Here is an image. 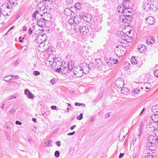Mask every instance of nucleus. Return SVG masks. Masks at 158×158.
I'll list each match as a JSON object with an SVG mask.
<instances>
[{
  "instance_id": "4468645a",
  "label": "nucleus",
  "mask_w": 158,
  "mask_h": 158,
  "mask_svg": "<svg viewBox=\"0 0 158 158\" xmlns=\"http://www.w3.org/2000/svg\"><path fill=\"white\" fill-rule=\"evenodd\" d=\"M94 63L96 65V66L94 65L95 67L96 66L98 68L99 67H101L103 64L102 61L99 58L96 59L94 61Z\"/></svg>"
},
{
  "instance_id": "423d86ee",
  "label": "nucleus",
  "mask_w": 158,
  "mask_h": 158,
  "mask_svg": "<svg viewBox=\"0 0 158 158\" xmlns=\"http://www.w3.org/2000/svg\"><path fill=\"white\" fill-rule=\"evenodd\" d=\"M95 66L93 63H91L88 65H86L83 69L82 68L83 71V73L87 74L89 73L90 69L93 70Z\"/></svg>"
},
{
  "instance_id": "f257e3e1",
  "label": "nucleus",
  "mask_w": 158,
  "mask_h": 158,
  "mask_svg": "<svg viewBox=\"0 0 158 158\" xmlns=\"http://www.w3.org/2000/svg\"><path fill=\"white\" fill-rule=\"evenodd\" d=\"M124 11L123 12V15H120L119 16V21L123 23H129L131 21V16L129 14H127V12L130 13V12L128 10L129 9V6H126L123 5Z\"/></svg>"
},
{
  "instance_id": "49530a36",
  "label": "nucleus",
  "mask_w": 158,
  "mask_h": 158,
  "mask_svg": "<svg viewBox=\"0 0 158 158\" xmlns=\"http://www.w3.org/2000/svg\"><path fill=\"white\" fill-rule=\"evenodd\" d=\"M34 74L35 76H37L40 74V73L38 71H34Z\"/></svg>"
},
{
  "instance_id": "f8f14e48",
  "label": "nucleus",
  "mask_w": 158,
  "mask_h": 158,
  "mask_svg": "<svg viewBox=\"0 0 158 158\" xmlns=\"http://www.w3.org/2000/svg\"><path fill=\"white\" fill-rule=\"evenodd\" d=\"M146 23L148 25H153L154 23V19L152 16H149L146 19Z\"/></svg>"
},
{
  "instance_id": "3c124183",
  "label": "nucleus",
  "mask_w": 158,
  "mask_h": 158,
  "mask_svg": "<svg viewBox=\"0 0 158 158\" xmlns=\"http://www.w3.org/2000/svg\"><path fill=\"white\" fill-rule=\"evenodd\" d=\"M56 144L58 146H60L61 145V142L59 141H58L56 142Z\"/></svg>"
},
{
  "instance_id": "b1692460",
  "label": "nucleus",
  "mask_w": 158,
  "mask_h": 158,
  "mask_svg": "<svg viewBox=\"0 0 158 158\" xmlns=\"http://www.w3.org/2000/svg\"><path fill=\"white\" fill-rule=\"evenodd\" d=\"M152 111L153 113H156L158 114V105L153 106L152 108Z\"/></svg>"
},
{
  "instance_id": "39448f33",
  "label": "nucleus",
  "mask_w": 158,
  "mask_h": 158,
  "mask_svg": "<svg viewBox=\"0 0 158 158\" xmlns=\"http://www.w3.org/2000/svg\"><path fill=\"white\" fill-rule=\"evenodd\" d=\"M148 142L152 144L153 146L158 145V137L156 136L152 135H150L148 137Z\"/></svg>"
},
{
  "instance_id": "473e14b6",
  "label": "nucleus",
  "mask_w": 158,
  "mask_h": 158,
  "mask_svg": "<svg viewBox=\"0 0 158 158\" xmlns=\"http://www.w3.org/2000/svg\"><path fill=\"white\" fill-rule=\"evenodd\" d=\"M74 19L73 18H70L69 20V23L71 25H74Z\"/></svg>"
},
{
  "instance_id": "a18cd8bd",
  "label": "nucleus",
  "mask_w": 158,
  "mask_h": 158,
  "mask_svg": "<svg viewBox=\"0 0 158 158\" xmlns=\"http://www.w3.org/2000/svg\"><path fill=\"white\" fill-rule=\"evenodd\" d=\"M10 76L13 78H15L16 79H18L19 78V77L18 75H10Z\"/></svg>"
},
{
  "instance_id": "052dcab7",
  "label": "nucleus",
  "mask_w": 158,
  "mask_h": 158,
  "mask_svg": "<svg viewBox=\"0 0 158 158\" xmlns=\"http://www.w3.org/2000/svg\"><path fill=\"white\" fill-rule=\"evenodd\" d=\"M80 104H81V103H77V102H75V105L76 106H80Z\"/></svg>"
},
{
  "instance_id": "603ef678",
  "label": "nucleus",
  "mask_w": 158,
  "mask_h": 158,
  "mask_svg": "<svg viewBox=\"0 0 158 158\" xmlns=\"http://www.w3.org/2000/svg\"><path fill=\"white\" fill-rule=\"evenodd\" d=\"M51 108L52 110H56V106H52L51 107Z\"/></svg>"
},
{
  "instance_id": "c03bdc74",
  "label": "nucleus",
  "mask_w": 158,
  "mask_h": 158,
  "mask_svg": "<svg viewBox=\"0 0 158 158\" xmlns=\"http://www.w3.org/2000/svg\"><path fill=\"white\" fill-rule=\"evenodd\" d=\"M154 75L155 77H158V69L156 70L154 72Z\"/></svg>"
},
{
  "instance_id": "cd10ccee",
  "label": "nucleus",
  "mask_w": 158,
  "mask_h": 158,
  "mask_svg": "<svg viewBox=\"0 0 158 158\" xmlns=\"http://www.w3.org/2000/svg\"><path fill=\"white\" fill-rule=\"evenodd\" d=\"M144 86H145V88L146 89L148 90L147 91H148L151 88V85L150 83H146L144 84Z\"/></svg>"
},
{
  "instance_id": "f03ea898",
  "label": "nucleus",
  "mask_w": 158,
  "mask_h": 158,
  "mask_svg": "<svg viewBox=\"0 0 158 158\" xmlns=\"http://www.w3.org/2000/svg\"><path fill=\"white\" fill-rule=\"evenodd\" d=\"M73 19H74V30L75 31H80L79 27L82 24L81 17L80 15H76Z\"/></svg>"
},
{
  "instance_id": "58836bf2",
  "label": "nucleus",
  "mask_w": 158,
  "mask_h": 158,
  "mask_svg": "<svg viewBox=\"0 0 158 158\" xmlns=\"http://www.w3.org/2000/svg\"><path fill=\"white\" fill-rule=\"evenodd\" d=\"M75 8L77 9H79L80 8V5L79 3H77L75 4Z\"/></svg>"
},
{
  "instance_id": "864d4df0",
  "label": "nucleus",
  "mask_w": 158,
  "mask_h": 158,
  "mask_svg": "<svg viewBox=\"0 0 158 158\" xmlns=\"http://www.w3.org/2000/svg\"><path fill=\"white\" fill-rule=\"evenodd\" d=\"M56 71L58 73H60V72H62V69L61 68H58L56 70Z\"/></svg>"
},
{
  "instance_id": "774afa93",
  "label": "nucleus",
  "mask_w": 158,
  "mask_h": 158,
  "mask_svg": "<svg viewBox=\"0 0 158 158\" xmlns=\"http://www.w3.org/2000/svg\"><path fill=\"white\" fill-rule=\"evenodd\" d=\"M80 106H81L83 107H85V105L83 103H81Z\"/></svg>"
},
{
  "instance_id": "13d9d810",
  "label": "nucleus",
  "mask_w": 158,
  "mask_h": 158,
  "mask_svg": "<svg viewBox=\"0 0 158 158\" xmlns=\"http://www.w3.org/2000/svg\"><path fill=\"white\" fill-rule=\"evenodd\" d=\"M28 33L30 35H31L32 33V30L30 28L29 29Z\"/></svg>"
},
{
  "instance_id": "bf43d9fd",
  "label": "nucleus",
  "mask_w": 158,
  "mask_h": 158,
  "mask_svg": "<svg viewBox=\"0 0 158 158\" xmlns=\"http://www.w3.org/2000/svg\"><path fill=\"white\" fill-rule=\"evenodd\" d=\"M55 80L54 79H52V80H51V81H50L51 83L52 84H53L55 82Z\"/></svg>"
},
{
  "instance_id": "1a4fd4ad",
  "label": "nucleus",
  "mask_w": 158,
  "mask_h": 158,
  "mask_svg": "<svg viewBox=\"0 0 158 158\" xmlns=\"http://www.w3.org/2000/svg\"><path fill=\"white\" fill-rule=\"evenodd\" d=\"M124 81L123 78L120 77L118 78L115 82L116 86L119 89L122 88L124 85Z\"/></svg>"
},
{
  "instance_id": "2eb2a0df",
  "label": "nucleus",
  "mask_w": 158,
  "mask_h": 158,
  "mask_svg": "<svg viewBox=\"0 0 158 158\" xmlns=\"http://www.w3.org/2000/svg\"><path fill=\"white\" fill-rule=\"evenodd\" d=\"M137 49L140 53H143L146 51V46L145 45L140 44L138 46Z\"/></svg>"
},
{
  "instance_id": "09e8293b",
  "label": "nucleus",
  "mask_w": 158,
  "mask_h": 158,
  "mask_svg": "<svg viewBox=\"0 0 158 158\" xmlns=\"http://www.w3.org/2000/svg\"><path fill=\"white\" fill-rule=\"evenodd\" d=\"M150 40L148 38L146 41V43L148 44L152 45L151 44Z\"/></svg>"
},
{
  "instance_id": "2f4dec72",
  "label": "nucleus",
  "mask_w": 158,
  "mask_h": 158,
  "mask_svg": "<svg viewBox=\"0 0 158 158\" xmlns=\"http://www.w3.org/2000/svg\"><path fill=\"white\" fill-rule=\"evenodd\" d=\"M68 70L66 67H64L62 69V72L63 73L65 74L68 72Z\"/></svg>"
},
{
  "instance_id": "393cba45",
  "label": "nucleus",
  "mask_w": 158,
  "mask_h": 158,
  "mask_svg": "<svg viewBox=\"0 0 158 158\" xmlns=\"http://www.w3.org/2000/svg\"><path fill=\"white\" fill-rule=\"evenodd\" d=\"M131 64L133 65H136L137 64V60L136 59V58L135 57H132L131 59Z\"/></svg>"
},
{
  "instance_id": "72a5a7b5",
  "label": "nucleus",
  "mask_w": 158,
  "mask_h": 158,
  "mask_svg": "<svg viewBox=\"0 0 158 158\" xmlns=\"http://www.w3.org/2000/svg\"><path fill=\"white\" fill-rule=\"evenodd\" d=\"M140 90L139 89H138L137 88L134 89L132 91V93L134 94H138Z\"/></svg>"
},
{
  "instance_id": "dca6fc26",
  "label": "nucleus",
  "mask_w": 158,
  "mask_h": 158,
  "mask_svg": "<svg viewBox=\"0 0 158 158\" xmlns=\"http://www.w3.org/2000/svg\"><path fill=\"white\" fill-rule=\"evenodd\" d=\"M67 69L68 71H72L73 68L75 67L74 63L73 61H70L67 64Z\"/></svg>"
},
{
  "instance_id": "412c9836",
  "label": "nucleus",
  "mask_w": 158,
  "mask_h": 158,
  "mask_svg": "<svg viewBox=\"0 0 158 158\" xmlns=\"http://www.w3.org/2000/svg\"><path fill=\"white\" fill-rule=\"evenodd\" d=\"M121 93L122 94H127L128 92L129 91V89L123 87L121 88Z\"/></svg>"
},
{
  "instance_id": "e433bc0d",
  "label": "nucleus",
  "mask_w": 158,
  "mask_h": 158,
  "mask_svg": "<svg viewBox=\"0 0 158 158\" xmlns=\"http://www.w3.org/2000/svg\"><path fill=\"white\" fill-rule=\"evenodd\" d=\"M130 65V64L128 62L126 63V64H124V67L125 68V69H128Z\"/></svg>"
},
{
  "instance_id": "a19ab883",
  "label": "nucleus",
  "mask_w": 158,
  "mask_h": 158,
  "mask_svg": "<svg viewBox=\"0 0 158 158\" xmlns=\"http://www.w3.org/2000/svg\"><path fill=\"white\" fill-rule=\"evenodd\" d=\"M148 127L150 128H152V130L150 131H154L155 129L154 127L151 125L150 124L147 125V128H148Z\"/></svg>"
},
{
  "instance_id": "4c0bfd02",
  "label": "nucleus",
  "mask_w": 158,
  "mask_h": 158,
  "mask_svg": "<svg viewBox=\"0 0 158 158\" xmlns=\"http://www.w3.org/2000/svg\"><path fill=\"white\" fill-rule=\"evenodd\" d=\"M16 98V95H12L11 96H10L8 98V100H12L14 99H15Z\"/></svg>"
},
{
  "instance_id": "680f3d73",
  "label": "nucleus",
  "mask_w": 158,
  "mask_h": 158,
  "mask_svg": "<svg viewBox=\"0 0 158 158\" xmlns=\"http://www.w3.org/2000/svg\"><path fill=\"white\" fill-rule=\"evenodd\" d=\"M145 110V109L144 108H143V110H142L141 112L140 113V115H141L143 113V112Z\"/></svg>"
},
{
  "instance_id": "6ab92c4d",
  "label": "nucleus",
  "mask_w": 158,
  "mask_h": 158,
  "mask_svg": "<svg viewBox=\"0 0 158 158\" xmlns=\"http://www.w3.org/2000/svg\"><path fill=\"white\" fill-rule=\"evenodd\" d=\"M91 18V16L90 14H87L86 15H84L83 16V19L84 21L87 22L90 21Z\"/></svg>"
},
{
  "instance_id": "0e129e2a",
  "label": "nucleus",
  "mask_w": 158,
  "mask_h": 158,
  "mask_svg": "<svg viewBox=\"0 0 158 158\" xmlns=\"http://www.w3.org/2000/svg\"><path fill=\"white\" fill-rule=\"evenodd\" d=\"M27 30V27L25 26H24L23 27V31H26Z\"/></svg>"
},
{
  "instance_id": "a211bd4d",
  "label": "nucleus",
  "mask_w": 158,
  "mask_h": 158,
  "mask_svg": "<svg viewBox=\"0 0 158 158\" xmlns=\"http://www.w3.org/2000/svg\"><path fill=\"white\" fill-rule=\"evenodd\" d=\"M126 52V49L125 48L122 47V48L119 50L117 51V55L118 56V54L120 52V55H119V56L124 55Z\"/></svg>"
},
{
  "instance_id": "37998d69",
  "label": "nucleus",
  "mask_w": 158,
  "mask_h": 158,
  "mask_svg": "<svg viewBox=\"0 0 158 158\" xmlns=\"http://www.w3.org/2000/svg\"><path fill=\"white\" fill-rule=\"evenodd\" d=\"M119 41H120V43H123V44L125 42H126V40H124V38H123V37H122V38L120 39L119 40Z\"/></svg>"
},
{
  "instance_id": "6e6552de",
  "label": "nucleus",
  "mask_w": 158,
  "mask_h": 158,
  "mask_svg": "<svg viewBox=\"0 0 158 158\" xmlns=\"http://www.w3.org/2000/svg\"><path fill=\"white\" fill-rule=\"evenodd\" d=\"M46 35L45 34H40L35 38V41L36 43H39L44 42L46 40Z\"/></svg>"
},
{
  "instance_id": "5fc2aeb1",
  "label": "nucleus",
  "mask_w": 158,
  "mask_h": 158,
  "mask_svg": "<svg viewBox=\"0 0 158 158\" xmlns=\"http://www.w3.org/2000/svg\"><path fill=\"white\" fill-rule=\"evenodd\" d=\"M124 153H120L119 154L118 158H122L123 157V156H124Z\"/></svg>"
},
{
  "instance_id": "7ed1b4c3",
  "label": "nucleus",
  "mask_w": 158,
  "mask_h": 158,
  "mask_svg": "<svg viewBox=\"0 0 158 158\" xmlns=\"http://www.w3.org/2000/svg\"><path fill=\"white\" fill-rule=\"evenodd\" d=\"M9 7L6 4H3L1 7L0 9L1 11L2 15L4 16H8L10 14L9 11Z\"/></svg>"
},
{
  "instance_id": "79ce46f5",
  "label": "nucleus",
  "mask_w": 158,
  "mask_h": 158,
  "mask_svg": "<svg viewBox=\"0 0 158 158\" xmlns=\"http://www.w3.org/2000/svg\"><path fill=\"white\" fill-rule=\"evenodd\" d=\"M83 118V114L82 113L80 114L79 116L77 117V119L79 120H81Z\"/></svg>"
},
{
  "instance_id": "7c9ffc66",
  "label": "nucleus",
  "mask_w": 158,
  "mask_h": 158,
  "mask_svg": "<svg viewBox=\"0 0 158 158\" xmlns=\"http://www.w3.org/2000/svg\"><path fill=\"white\" fill-rule=\"evenodd\" d=\"M52 143V141L51 140H49L47 142L45 143V144L47 147L51 146L52 144L51 143Z\"/></svg>"
},
{
  "instance_id": "9d476101",
  "label": "nucleus",
  "mask_w": 158,
  "mask_h": 158,
  "mask_svg": "<svg viewBox=\"0 0 158 158\" xmlns=\"http://www.w3.org/2000/svg\"><path fill=\"white\" fill-rule=\"evenodd\" d=\"M52 67H58L61 64V59L59 58H56L53 60V62L51 63Z\"/></svg>"
},
{
  "instance_id": "bb28decb",
  "label": "nucleus",
  "mask_w": 158,
  "mask_h": 158,
  "mask_svg": "<svg viewBox=\"0 0 158 158\" xmlns=\"http://www.w3.org/2000/svg\"><path fill=\"white\" fill-rule=\"evenodd\" d=\"M153 146L152 145V144L151 143L149 142H148V143H147L145 145L146 147L148 149L152 150H153L152 148V146Z\"/></svg>"
},
{
  "instance_id": "ddd939ff",
  "label": "nucleus",
  "mask_w": 158,
  "mask_h": 158,
  "mask_svg": "<svg viewBox=\"0 0 158 158\" xmlns=\"http://www.w3.org/2000/svg\"><path fill=\"white\" fill-rule=\"evenodd\" d=\"M24 94L26 95H27V98L29 99H33L34 98V95L28 89H25Z\"/></svg>"
},
{
  "instance_id": "ea45409f",
  "label": "nucleus",
  "mask_w": 158,
  "mask_h": 158,
  "mask_svg": "<svg viewBox=\"0 0 158 158\" xmlns=\"http://www.w3.org/2000/svg\"><path fill=\"white\" fill-rule=\"evenodd\" d=\"M55 156L56 157H58L59 156L60 153L58 151H55L54 153Z\"/></svg>"
},
{
  "instance_id": "de8ad7c7",
  "label": "nucleus",
  "mask_w": 158,
  "mask_h": 158,
  "mask_svg": "<svg viewBox=\"0 0 158 158\" xmlns=\"http://www.w3.org/2000/svg\"><path fill=\"white\" fill-rule=\"evenodd\" d=\"M67 3L69 4H71L73 2V0H66Z\"/></svg>"
},
{
  "instance_id": "c85d7f7f",
  "label": "nucleus",
  "mask_w": 158,
  "mask_h": 158,
  "mask_svg": "<svg viewBox=\"0 0 158 158\" xmlns=\"http://www.w3.org/2000/svg\"><path fill=\"white\" fill-rule=\"evenodd\" d=\"M148 38L150 40V41L151 44L152 45L153 44L155 43V39L154 37L152 36H150Z\"/></svg>"
},
{
  "instance_id": "6e6d98bb",
  "label": "nucleus",
  "mask_w": 158,
  "mask_h": 158,
  "mask_svg": "<svg viewBox=\"0 0 158 158\" xmlns=\"http://www.w3.org/2000/svg\"><path fill=\"white\" fill-rule=\"evenodd\" d=\"M41 2H50V0H42L41 1H40Z\"/></svg>"
},
{
  "instance_id": "338daca9",
  "label": "nucleus",
  "mask_w": 158,
  "mask_h": 158,
  "mask_svg": "<svg viewBox=\"0 0 158 158\" xmlns=\"http://www.w3.org/2000/svg\"><path fill=\"white\" fill-rule=\"evenodd\" d=\"M5 103H3L1 106V108L2 109H3L4 107H5Z\"/></svg>"
},
{
  "instance_id": "8fccbe9b",
  "label": "nucleus",
  "mask_w": 158,
  "mask_h": 158,
  "mask_svg": "<svg viewBox=\"0 0 158 158\" xmlns=\"http://www.w3.org/2000/svg\"><path fill=\"white\" fill-rule=\"evenodd\" d=\"M15 124L16 125H21L22 124V123L21 122L17 120L15 122Z\"/></svg>"
},
{
  "instance_id": "4d7b16f0",
  "label": "nucleus",
  "mask_w": 158,
  "mask_h": 158,
  "mask_svg": "<svg viewBox=\"0 0 158 158\" xmlns=\"http://www.w3.org/2000/svg\"><path fill=\"white\" fill-rule=\"evenodd\" d=\"M94 120V116L92 117L89 119V121L91 123Z\"/></svg>"
},
{
  "instance_id": "c9c22d12",
  "label": "nucleus",
  "mask_w": 158,
  "mask_h": 158,
  "mask_svg": "<svg viewBox=\"0 0 158 158\" xmlns=\"http://www.w3.org/2000/svg\"><path fill=\"white\" fill-rule=\"evenodd\" d=\"M118 12L119 13H121L123 14V12L124 11L123 7H121L120 6V7H118Z\"/></svg>"
},
{
  "instance_id": "f3484780",
  "label": "nucleus",
  "mask_w": 158,
  "mask_h": 158,
  "mask_svg": "<svg viewBox=\"0 0 158 158\" xmlns=\"http://www.w3.org/2000/svg\"><path fill=\"white\" fill-rule=\"evenodd\" d=\"M55 57H53V55H50L48 56V58L46 60V64H48L49 63V64L51 66V62H53V60L55 59Z\"/></svg>"
},
{
  "instance_id": "9b49d317",
  "label": "nucleus",
  "mask_w": 158,
  "mask_h": 158,
  "mask_svg": "<svg viewBox=\"0 0 158 158\" xmlns=\"http://www.w3.org/2000/svg\"><path fill=\"white\" fill-rule=\"evenodd\" d=\"M143 6V8L146 11H148L150 10H151V9H152L153 6V5H151L149 4L148 2H144Z\"/></svg>"
},
{
  "instance_id": "c756f323",
  "label": "nucleus",
  "mask_w": 158,
  "mask_h": 158,
  "mask_svg": "<svg viewBox=\"0 0 158 158\" xmlns=\"http://www.w3.org/2000/svg\"><path fill=\"white\" fill-rule=\"evenodd\" d=\"M39 45L38 47L37 48V49H38V50L40 51V48L43 47L44 48V42H42V43H39Z\"/></svg>"
},
{
  "instance_id": "20e7f679",
  "label": "nucleus",
  "mask_w": 158,
  "mask_h": 158,
  "mask_svg": "<svg viewBox=\"0 0 158 158\" xmlns=\"http://www.w3.org/2000/svg\"><path fill=\"white\" fill-rule=\"evenodd\" d=\"M72 72L77 77H80L83 75V71L82 68L79 66H76L73 68Z\"/></svg>"
},
{
  "instance_id": "5701e85b",
  "label": "nucleus",
  "mask_w": 158,
  "mask_h": 158,
  "mask_svg": "<svg viewBox=\"0 0 158 158\" xmlns=\"http://www.w3.org/2000/svg\"><path fill=\"white\" fill-rule=\"evenodd\" d=\"M105 60L106 63L107 65L109 67L111 66L112 64V63L111 61V58L110 57L109 58H105Z\"/></svg>"
},
{
  "instance_id": "69168bd1",
  "label": "nucleus",
  "mask_w": 158,
  "mask_h": 158,
  "mask_svg": "<svg viewBox=\"0 0 158 158\" xmlns=\"http://www.w3.org/2000/svg\"><path fill=\"white\" fill-rule=\"evenodd\" d=\"M36 15L34 13H33V14L32 17L33 18V19H36Z\"/></svg>"
},
{
  "instance_id": "4be33fe9",
  "label": "nucleus",
  "mask_w": 158,
  "mask_h": 158,
  "mask_svg": "<svg viewBox=\"0 0 158 158\" xmlns=\"http://www.w3.org/2000/svg\"><path fill=\"white\" fill-rule=\"evenodd\" d=\"M124 35V36L123 35L122 37L123 38L126 42H130L132 40V38L131 37H129L127 35H126V34H125Z\"/></svg>"
},
{
  "instance_id": "aec40b11",
  "label": "nucleus",
  "mask_w": 158,
  "mask_h": 158,
  "mask_svg": "<svg viewBox=\"0 0 158 158\" xmlns=\"http://www.w3.org/2000/svg\"><path fill=\"white\" fill-rule=\"evenodd\" d=\"M151 119L154 122H158V114H153L151 117Z\"/></svg>"
},
{
  "instance_id": "f704fd0d",
  "label": "nucleus",
  "mask_w": 158,
  "mask_h": 158,
  "mask_svg": "<svg viewBox=\"0 0 158 158\" xmlns=\"http://www.w3.org/2000/svg\"><path fill=\"white\" fill-rule=\"evenodd\" d=\"M10 77V75L6 77H5L4 78L3 80L6 82H8L10 80H11L12 79L9 78V77Z\"/></svg>"
},
{
  "instance_id": "a878e982",
  "label": "nucleus",
  "mask_w": 158,
  "mask_h": 158,
  "mask_svg": "<svg viewBox=\"0 0 158 158\" xmlns=\"http://www.w3.org/2000/svg\"><path fill=\"white\" fill-rule=\"evenodd\" d=\"M8 112L9 114L10 115H14V113L15 112V108H14L13 107L12 108L9 110L8 111Z\"/></svg>"
},
{
  "instance_id": "0eeeda50",
  "label": "nucleus",
  "mask_w": 158,
  "mask_h": 158,
  "mask_svg": "<svg viewBox=\"0 0 158 158\" xmlns=\"http://www.w3.org/2000/svg\"><path fill=\"white\" fill-rule=\"evenodd\" d=\"M79 31H75L76 32H80L81 34H83V35H85L89 31V28L87 26H84L82 25H80V27H79Z\"/></svg>"
},
{
  "instance_id": "e2e57ef3",
  "label": "nucleus",
  "mask_w": 158,
  "mask_h": 158,
  "mask_svg": "<svg viewBox=\"0 0 158 158\" xmlns=\"http://www.w3.org/2000/svg\"><path fill=\"white\" fill-rule=\"evenodd\" d=\"M76 127V125H74L71 127L70 129L71 130H73Z\"/></svg>"
}]
</instances>
